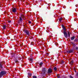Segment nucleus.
<instances>
[{
  "label": "nucleus",
  "instance_id": "1",
  "mask_svg": "<svg viewBox=\"0 0 78 78\" xmlns=\"http://www.w3.org/2000/svg\"><path fill=\"white\" fill-rule=\"evenodd\" d=\"M6 73L5 71H2L0 73V77H1L3 75H5L6 74Z\"/></svg>",
  "mask_w": 78,
  "mask_h": 78
},
{
  "label": "nucleus",
  "instance_id": "2",
  "mask_svg": "<svg viewBox=\"0 0 78 78\" xmlns=\"http://www.w3.org/2000/svg\"><path fill=\"white\" fill-rule=\"evenodd\" d=\"M47 70L46 69H45V68H43L42 72V73H45V72H46Z\"/></svg>",
  "mask_w": 78,
  "mask_h": 78
},
{
  "label": "nucleus",
  "instance_id": "3",
  "mask_svg": "<svg viewBox=\"0 0 78 78\" xmlns=\"http://www.w3.org/2000/svg\"><path fill=\"white\" fill-rule=\"evenodd\" d=\"M63 34L64 35V36L65 37H66V38H67V37H68V35H67V32H66V31H64V32Z\"/></svg>",
  "mask_w": 78,
  "mask_h": 78
},
{
  "label": "nucleus",
  "instance_id": "4",
  "mask_svg": "<svg viewBox=\"0 0 78 78\" xmlns=\"http://www.w3.org/2000/svg\"><path fill=\"white\" fill-rule=\"evenodd\" d=\"M25 33L28 36L30 35V32L28 30H26L25 31Z\"/></svg>",
  "mask_w": 78,
  "mask_h": 78
},
{
  "label": "nucleus",
  "instance_id": "5",
  "mask_svg": "<svg viewBox=\"0 0 78 78\" xmlns=\"http://www.w3.org/2000/svg\"><path fill=\"white\" fill-rule=\"evenodd\" d=\"M52 72V70L51 69H48V73H51Z\"/></svg>",
  "mask_w": 78,
  "mask_h": 78
},
{
  "label": "nucleus",
  "instance_id": "6",
  "mask_svg": "<svg viewBox=\"0 0 78 78\" xmlns=\"http://www.w3.org/2000/svg\"><path fill=\"white\" fill-rule=\"evenodd\" d=\"M75 38V36H73V37H71V41H73V40H74Z\"/></svg>",
  "mask_w": 78,
  "mask_h": 78
},
{
  "label": "nucleus",
  "instance_id": "7",
  "mask_svg": "<svg viewBox=\"0 0 78 78\" xmlns=\"http://www.w3.org/2000/svg\"><path fill=\"white\" fill-rule=\"evenodd\" d=\"M12 11L13 12H16V8H14L12 9Z\"/></svg>",
  "mask_w": 78,
  "mask_h": 78
},
{
  "label": "nucleus",
  "instance_id": "8",
  "mask_svg": "<svg viewBox=\"0 0 78 78\" xmlns=\"http://www.w3.org/2000/svg\"><path fill=\"white\" fill-rule=\"evenodd\" d=\"M2 66H3L2 62L0 61V67L1 68H2Z\"/></svg>",
  "mask_w": 78,
  "mask_h": 78
},
{
  "label": "nucleus",
  "instance_id": "9",
  "mask_svg": "<svg viewBox=\"0 0 78 78\" xmlns=\"http://www.w3.org/2000/svg\"><path fill=\"white\" fill-rule=\"evenodd\" d=\"M73 61H72L71 62H70L69 63V64H71L72 65H73Z\"/></svg>",
  "mask_w": 78,
  "mask_h": 78
},
{
  "label": "nucleus",
  "instance_id": "10",
  "mask_svg": "<svg viewBox=\"0 0 78 78\" xmlns=\"http://www.w3.org/2000/svg\"><path fill=\"white\" fill-rule=\"evenodd\" d=\"M67 52L68 53H72V50H70L68 51H67Z\"/></svg>",
  "mask_w": 78,
  "mask_h": 78
},
{
  "label": "nucleus",
  "instance_id": "11",
  "mask_svg": "<svg viewBox=\"0 0 78 78\" xmlns=\"http://www.w3.org/2000/svg\"><path fill=\"white\" fill-rule=\"evenodd\" d=\"M15 61L16 64H18L19 63V61H18V60H15Z\"/></svg>",
  "mask_w": 78,
  "mask_h": 78
},
{
  "label": "nucleus",
  "instance_id": "12",
  "mask_svg": "<svg viewBox=\"0 0 78 78\" xmlns=\"http://www.w3.org/2000/svg\"><path fill=\"white\" fill-rule=\"evenodd\" d=\"M43 63L42 62H41L40 63V67H41L42 66V65Z\"/></svg>",
  "mask_w": 78,
  "mask_h": 78
},
{
  "label": "nucleus",
  "instance_id": "13",
  "mask_svg": "<svg viewBox=\"0 0 78 78\" xmlns=\"http://www.w3.org/2000/svg\"><path fill=\"white\" fill-rule=\"evenodd\" d=\"M28 75H29V76H31L32 74L30 73H28Z\"/></svg>",
  "mask_w": 78,
  "mask_h": 78
},
{
  "label": "nucleus",
  "instance_id": "14",
  "mask_svg": "<svg viewBox=\"0 0 78 78\" xmlns=\"http://www.w3.org/2000/svg\"><path fill=\"white\" fill-rule=\"evenodd\" d=\"M29 61H31V62H32V61H33V59H32V58H29Z\"/></svg>",
  "mask_w": 78,
  "mask_h": 78
},
{
  "label": "nucleus",
  "instance_id": "15",
  "mask_svg": "<svg viewBox=\"0 0 78 78\" xmlns=\"http://www.w3.org/2000/svg\"><path fill=\"white\" fill-rule=\"evenodd\" d=\"M3 29H6V25H4L3 26Z\"/></svg>",
  "mask_w": 78,
  "mask_h": 78
},
{
  "label": "nucleus",
  "instance_id": "16",
  "mask_svg": "<svg viewBox=\"0 0 78 78\" xmlns=\"http://www.w3.org/2000/svg\"><path fill=\"white\" fill-rule=\"evenodd\" d=\"M54 70H55V71H56V70H57V69L56 68V67H54Z\"/></svg>",
  "mask_w": 78,
  "mask_h": 78
},
{
  "label": "nucleus",
  "instance_id": "17",
  "mask_svg": "<svg viewBox=\"0 0 78 78\" xmlns=\"http://www.w3.org/2000/svg\"><path fill=\"white\" fill-rule=\"evenodd\" d=\"M62 18H61L59 19V21H60V22H61V21H62Z\"/></svg>",
  "mask_w": 78,
  "mask_h": 78
},
{
  "label": "nucleus",
  "instance_id": "18",
  "mask_svg": "<svg viewBox=\"0 0 78 78\" xmlns=\"http://www.w3.org/2000/svg\"><path fill=\"white\" fill-rule=\"evenodd\" d=\"M63 29L65 30V31H66V29L65 28V27H63Z\"/></svg>",
  "mask_w": 78,
  "mask_h": 78
},
{
  "label": "nucleus",
  "instance_id": "19",
  "mask_svg": "<svg viewBox=\"0 0 78 78\" xmlns=\"http://www.w3.org/2000/svg\"><path fill=\"white\" fill-rule=\"evenodd\" d=\"M33 78H37V77L35 76H33Z\"/></svg>",
  "mask_w": 78,
  "mask_h": 78
},
{
  "label": "nucleus",
  "instance_id": "20",
  "mask_svg": "<svg viewBox=\"0 0 78 78\" xmlns=\"http://www.w3.org/2000/svg\"><path fill=\"white\" fill-rule=\"evenodd\" d=\"M78 41V40H77V39H75L74 40V41L75 42H76V41Z\"/></svg>",
  "mask_w": 78,
  "mask_h": 78
},
{
  "label": "nucleus",
  "instance_id": "21",
  "mask_svg": "<svg viewBox=\"0 0 78 78\" xmlns=\"http://www.w3.org/2000/svg\"><path fill=\"white\" fill-rule=\"evenodd\" d=\"M57 78H60V77H59V75H57Z\"/></svg>",
  "mask_w": 78,
  "mask_h": 78
},
{
  "label": "nucleus",
  "instance_id": "22",
  "mask_svg": "<svg viewBox=\"0 0 78 78\" xmlns=\"http://www.w3.org/2000/svg\"><path fill=\"white\" fill-rule=\"evenodd\" d=\"M71 34V33H70V32H68V34Z\"/></svg>",
  "mask_w": 78,
  "mask_h": 78
},
{
  "label": "nucleus",
  "instance_id": "23",
  "mask_svg": "<svg viewBox=\"0 0 78 78\" xmlns=\"http://www.w3.org/2000/svg\"><path fill=\"white\" fill-rule=\"evenodd\" d=\"M20 21H21V20H22V19L21 18H20Z\"/></svg>",
  "mask_w": 78,
  "mask_h": 78
},
{
  "label": "nucleus",
  "instance_id": "24",
  "mask_svg": "<svg viewBox=\"0 0 78 78\" xmlns=\"http://www.w3.org/2000/svg\"><path fill=\"white\" fill-rule=\"evenodd\" d=\"M62 28H64V25H62Z\"/></svg>",
  "mask_w": 78,
  "mask_h": 78
},
{
  "label": "nucleus",
  "instance_id": "25",
  "mask_svg": "<svg viewBox=\"0 0 78 78\" xmlns=\"http://www.w3.org/2000/svg\"><path fill=\"white\" fill-rule=\"evenodd\" d=\"M70 78H73V77H72V76H70Z\"/></svg>",
  "mask_w": 78,
  "mask_h": 78
},
{
  "label": "nucleus",
  "instance_id": "26",
  "mask_svg": "<svg viewBox=\"0 0 78 78\" xmlns=\"http://www.w3.org/2000/svg\"><path fill=\"white\" fill-rule=\"evenodd\" d=\"M76 50H78V48L77 47H76Z\"/></svg>",
  "mask_w": 78,
  "mask_h": 78
},
{
  "label": "nucleus",
  "instance_id": "27",
  "mask_svg": "<svg viewBox=\"0 0 78 78\" xmlns=\"http://www.w3.org/2000/svg\"><path fill=\"white\" fill-rule=\"evenodd\" d=\"M29 23H31V21H29Z\"/></svg>",
  "mask_w": 78,
  "mask_h": 78
},
{
  "label": "nucleus",
  "instance_id": "28",
  "mask_svg": "<svg viewBox=\"0 0 78 78\" xmlns=\"http://www.w3.org/2000/svg\"><path fill=\"white\" fill-rule=\"evenodd\" d=\"M8 22L9 23H10V22H11V21H9Z\"/></svg>",
  "mask_w": 78,
  "mask_h": 78
},
{
  "label": "nucleus",
  "instance_id": "29",
  "mask_svg": "<svg viewBox=\"0 0 78 78\" xmlns=\"http://www.w3.org/2000/svg\"><path fill=\"white\" fill-rule=\"evenodd\" d=\"M70 34H68L69 37H70Z\"/></svg>",
  "mask_w": 78,
  "mask_h": 78
},
{
  "label": "nucleus",
  "instance_id": "30",
  "mask_svg": "<svg viewBox=\"0 0 78 78\" xmlns=\"http://www.w3.org/2000/svg\"><path fill=\"white\" fill-rule=\"evenodd\" d=\"M46 55H48V53H47L46 54Z\"/></svg>",
  "mask_w": 78,
  "mask_h": 78
},
{
  "label": "nucleus",
  "instance_id": "31",
  "mask_svg": "<svg viewBox=\"0 0 78 78\" xmlns=\"http://www.w3.org/2000/svg\"><path fill=\"white\" fill-rule=\"evenodd\" d=\"M23 15H22V16L21 17H22V18H23Z\"/></svg>",
  "mask_w": 78,
  "mask_h": 78
},
{
  "label": "nucleus",
  "instance_id": "32",
  "mask_svg": "<svg viewBox=\"0 0 78 78\" xmlns=\"http://www.w3.org/2000/svg\"><path fill=\"white\" fill-rule=\"evenodd\" d=\"M77 76H78V73H77Z\"/></svg>",
  "mask_w": 78,
  "mask_h": 78
},
{
  "label": "nucleus",
  "instance_id": "33",
  "mask_svg": "<svg viewBox=\"0 0 78 78\" xmlns=\"http://www.w3.org/2000/svg\"><path fill=\"white\" fill-rule=\"evenodd\" d=\"M18 23H19V21L18 22Z\"/></svg>",
  "mask_w": 78,
  "mask_h": 78
},
{
  "label": "nucleus",
  "instance_id": "34",
  "mask_svg": "<svg viewBox=\"0 0 78 78\" xmlns=\"http://www.w3.org/2000/svg\"><path fill=\"white\" fill-rule=\"evenodd\" d=\"M77 37L78 38V36H77Z\"/></svg>",
  "mask_w": 78,
  "mask_h": 78
}]
</instances>
